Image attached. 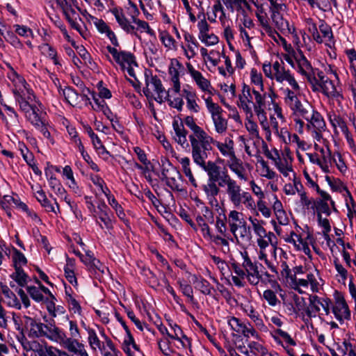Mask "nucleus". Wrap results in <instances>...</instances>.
Masks as SVG:
<instances>
[{"label": "nucleus", "mask_w": 356, "mask_h": 356, "mask_svg": "<svg viewBox=\"0 0 356 356\" xmlns=\"http://www.w3.org/2000/svg\"><path fill=\"white\" fill-rule=\"evenodd\" d=\"M265 95L260 94L259 91L256 88H251L249 86L244 84L243 86L242 93L239 95V106L243 110L247 115H252V107L250 104L254 106V110L257 114L258 119L265 131L267 130V118L266 115V103Z\"/></svg>", "instance_id": "nucleus-1"}, {"label": "nucleus", "mask_w": 356, "mask_h": 356, "mask_svg": "<svg viewBox=\"0 0 356 356\" xmlns=\"http://www.w3.org/2000/svg\"><path fill=\"white\" fill-rule=\"evenodd\" d=\"M191 146V156L193 162L204 171L209 167L210 163H216L213 161H207L211 154L212 144L215 140L207 133L194 137L188 136Z\"/></svg>", "instance_id": "nucleus-2"}, {"label": "nucleus", "mask_w": 356, "mask_h": 356, "mask_svg": "<svg viewBox=\"0 0 356 356\" xmlns=\"http://www.w3.org/2000/svg\"><path fill=\"white\" fill-rule=\"evenodd\" d=\"M243 257V266L248 273V280L250 284L257 286L258 291L263 293V297L267 300V272L261 264L253 263L248 255L247 252L241 253Z\"/></svg>", "instance_id": "nucleus-3"}, {"label": "nucleus", "mask_w": 356, "mask_h": 356, "mask_svg": "<svg viewBox=\"0 0 356 356\" xmlns=\"http://www.w3.org/2000/svg\"><path fill=\"white\" fill-rule=\"evenodd\" d=\"M25 324L27 328H29V336L30 337H46L55 342L62 330L55 325H46L41 322H38L31 317H26Z\"/></svg>", "instance_id": "nucleus-4"}, {"label": "nucleus", "mask_w": 356, "mask_h": 356, "mask_svg": "<svg viewBox=\"0 0 356 356\" xmlns=\"http://www.w3.org/2000/svg\"><path fill=\"white\" fill-rule=\"evenodd\" d=\"M226 193L229 202L236 208L240 209L244 206L250 210L256 209V204L250 193L243 191L236 181L226 189Z\"/></svg>", "instance_id": "nucleus-5"}, {"label": "nucleus", "mask_w": 356, "mask_h": 356, "mask_svg": "<svg viewBox=\"0 0 356 356\" xmlns=\"http://www.w3.org/2000/svg\"><path fill=\"white\" fill-rule=\"evenodd\" d=\"M145 84L146 87L143 88V92L147 98H152V91H154L157 95V97H154L156 102L160 104L165 102V95L169 92L165 90L161 79L156 75L145 74Z\"/></svg>", "instance_id": "nucleus-6"}, {"label": "nucleus", "mask_w": 356, "mask_h": 356, "mask_svg": "<svg viewBox=\"0 0 356 356\" xmlns=\"http://www.w3.org/2000/svg\"><path fill=\"white\" fill-rule=\"evenodd\" d=\"M249 220L252 223L253 231L257 236V243L260 248L259 258L261 260H264L265 263L267 264V258L266 254L267 241L264 239L267 236V233L266 229L264 228L266 222L264 220L252 217H250Z\"/></svg>", "instance_id": "nucleus-7"}, {"label": "nucleus", "mask_w": 356, "mask_h": 356, "mask_svg": "<svg viewBox=\"0 0 356 356\" xmlns=\"http://www.w3.org/2000/svg\"><path fill=\"white\" fill-rule=\"evenodd\" d=\"M209 167L205 172L211 180L218 183L219 188L227 186V188H229L236 181L231 178L226 170L222 171L221 168L216 163H210Z\"/></svg>", "instance_id": "nucleus-8"}, {"label": "nucleus", "mask_w": 356, "mask_h": 356, "mask_svg": "<svg viewBox=\"0 0 356 356\" xmlns=\"http://www.w3.org/2000/svg\"><path fill=\"white\" fill-rule=\"evenodd\" d=\"M79 338L67 337L63 330H61L56 342L62 344L69 352L80 356H89L85 350L84 345L80 343Z\"/></svg>", "instance_id": "nucleus-9"}, {"label": "nucleus", "mask_w": 356, "mask_h": 356, "mask_svg": "<svg viewBox=\"0 0 356 356\" xmlns=\"http://www.w3.org/2000/svg\"><path fill=\"white\" fill-rule=\"evenodd\" d=\"M106 49L123 70L126 68V64L127 65H138L135 60V56L132 53L125 51H119L115 47H113L109 45L106 47Z\"/></svg>", "instance_id": "nucleus-10"}, {"label": "nucleus", "mask_w": 356, "mask_h": 356, "mask_svg": "<svg viewBox=\"0 0 356 356\" xmlns=\"http://www.w3.org/2000/svg\"><path fill=\"white\" fill-rule=\"evenodd\" d=\"M111 13L115 16L116 21L119 24L120 26L127 33L134 34L138 38L140 36L135 31V26L131 25L130 22L127 19L123 13L122 9L113 8L111 10Z\"/></svg>", "instance_id": "nucleus-11"}, {"label": "nucleus", "mask_w": 356, "mask_h": 356, "mask_svg": "<svg viewBox=\"0 0 356 356\" xmlns=\"http://www.w3.org/2000/svg\"><path fill=\"white\" fill-rule=\"evenodd\" d=\"M97 210L95 213L98 216L99 219L104 223L107 229L113 228V223L111 218V210L104 201L100 202L97 205Z\"/></svg>", "instance_id": "nucleus-12"}, {"label": "nucleus", "mask_w": 356, "mask_h": 356, "mask_svg": "<svg viewBox=\"0 0 356 356\" xmlns=\"http://www.w3.org/2000/svg\"><path fill=\"white\" fill-rule=\"evenodd\" d=\"M227 165L240 179L248 180L246 169L241 159L235 157L232 160H227Z\"/></svg>", "instance_id": "nucleus-13"}, {"label": "nucleus", "mask_w": 356, "mask_h": 356, "mask_svg": "<svg viewBox=\"0 0 356 356\" xmlns=\"http://www.w3.org/2000/svg\"><path fill=\"white\" fill-rule=\"evenodd\" d=\"M229 229L232 233H234L236 232V228L238 226L241 225L243 223H245V220L243 218V213H239L237 211L233 210L230 211L228 215L227 220Z\"/></svg>", "instance_id": "nucleus-14"}, {"label": "nucleus", "mask_w": 356, "mask_h": 356, "mask_svg": "<svg viewBox=\"0 0 356 356\" xmlns=\"http://www.w3.org/2000/svg\"><path fill=\"white\" fill-rule=\"evenodd\" d=\"M172 126L175 132V136H174L175 141L181 146H184L185 144L188 145L186 139L188 132L184 129L183 124H179L177 121H174Z\"/></svg>", "instance_id": "nucleus-15"}, {"label": "nucleus", "mask_w": 356, "mask_h": 356, "mask_svg": "<svg viewBox=\"0 0 356 356\" xmlns=\"http://www.w3.org/2000/svg\"><path fill=\"white\" fill-rule=\"evenodd\" d=\"M1 291L4 296L8 299L7 305L9 307H15L16 309H21V304L18 300L16 295L5 284H1Z\"/></svg>", "instance_id": "nucleus-16"}, {"label": "nucleus", "mask_w": 356, "mask_h": 356, "mask_svg": "<svg viewBox=\"0 0 356 356\" xmlns=\"http://www.w3.org/2000/svg\"><path fill=\"white\" fill-rule=\"evenodd\" d=\"M213 144H215L220 153L227 158V160H232L236 157L233 148L234 143L232 140H229L228 143H222L215 140Z\"/></svg>", "instance_id": "nucleus-17"}, {"label": "nucleus", "mask_w": 356, "mask_h": 356, "mask_svg": "<svg viewBox=\"0 0 356 356\" xmlns=\"http://www.w3.org/2000/svg\"><path fill=\"white\" fill-rule=\"evenodd\" d=\"M66 102L72 106H76L81 102L79 95L71 87H65L62 92Z\"/></svg>", "instance_id": "nucleus-18"}, {"label": "nucleus", "mask_w": 356, "mask_h": 356, "mask_svg": "<svg viewBox=\"0 0 356 356\" xmlns=\"http://www.w3.org/2000/svg\"><path fill=\"white\" fill-rule=\"evenodd\" d=\"M202 189L205 193L209 200L212 201L220 193V188L214 181L209 178L206 184L202 186Z\"/></svg>", "instance_id": "nucleus-19"}, {"label": "nucleus", "mask_w": 356, "mask_h": 356, "mask_svg": "<svg viewBox=\"0 0 356 356\" xmlns=\"http://www.w3.org/2000/svg\"><path fill=\"white\" fill-rule=\"evenodd\" d=\"M35 197L40 203L41 206L44 207L47 212H53L56 213V211L54 207L47 199V195L42 189L40 188V190L37 191L35 193Z\"/></svg>", "instance_id": "nucleus-20"}, {"label": "nucleus", "mask_w": 356, "mask_h": 356, "mask_svg": "<svg viewBox=\"0 0 356 356\" xmlns=\"http://www.w3.org/2000/svg\"><path fill=\"white\" fill-rule=\"evenodd\" d=\"M180 164L181 165L183 172L186 177H188L191 184L194 186L197 187V184L193 175L191 169V161L188 157H183L179 160Z\"/></svg>", "instance_id": "nucleus-21"}, {"label": "nucleus", "mask_w": 356, "mask_h": 356, "mask_svg": "<svg viewBox=\"0 0 356 356\" xmlns=\"http://www.w3.org/2000/svg\"><path fill=\"white\" fill-rule=\"evenodd\" d=\"M26 117L35 127H38L44 122L42 113L36 106H34L33 108L26 115Z\"/></svg>", "instance_id": "nucleus-22"}, {"label": "nucleus", "mask_w": 356, "mask_h": 356, "mask_svg": "<svg viewBox=\"0 0 356 356\" xmlns=\"http://www.w3.org/2000/svg\"><path fill=\"white\" fill-rule=\"evenodd\" d=\"M169 74L171 76V81L173 83V90L176 93H179L181 90V85L179 82V72L177 68L174 66V63L172 61L169 69Z\"/></svg>", "instance_id": "nucleus-23"}, {"label": "nucleus", "mask_w": 356, "mask_h": 356, "mask_svg": "<svg viewBox=\"0 0 356 356\" xmlns=\"http://www.w3.org/2000/svg\"><path fill=\"white\" fill-rule=\"evenodd\" d=\"M88 343L93 350L99 349L100 352H103L104 350H105V346L104 344L100 341L99 337L97 335L96 332L90 329L88 331Z\"/></svg>", "instance_id": "nucleus-24"}, {"label": "nucleus", "mask_w": 356, "mask_h": 356, "mask_svg": "<svg viewBox=\"0 0 356 356\" xmlns=\"http://www.w3.org/2000/svg\"><path fill=\"white\" fill-rule=\"evenodd\" d=\"M284 63L281 60V64L278 61L273 63V70L275 71L274 76L277 82L282 83L284 81L285 76L290 72L289 70H286Z\"/></svg>", "instance_id": "nucleus-25"}, {"label": "nucleus", "mask_w": 356, "mask_h": 356, "mask_svg": "<svg viewBox=\"0 0 356 356\" xmlns=\"http://www.w3.org/2000/svg\"><path fill=\"white\" fill-rule=\"evenodd\" d=\"M184 124L193 131L188 136H198L206 134L205 131L199 127L195 122L193 116H187L184 119Z\"/></svg>", "instance_id": "nucleus-26"}, {"label": "nucleus", "mask_w": 356, "mask_h": 356, "mask_svg": "<svg viewBox=\"0 0 356 356\" xmlns=\"http://www.w3.org/2000/svg\"><path fill=\"white\" fill-rule=\"evenodd\" d=\"M337 118V123L339 124V127H340L342 133L344 134L348 145L350 146V148L355 147L354 139L353 138L352 134L348 130L346 122L343 118H340L339 116H338Z\"/></svg>", "instance_id": "nucleus-27"}, {"label": "nucleus", "mask_w": 356, "mask_h": 356, "mask_svg": "<svg viewBox=\"0 0 356 356\" xmlns=\"http://www.w3.org/2000/svg\"><path fill=\"white\" fill-rule=\"evenodd\" d=\"M314 71H317V76L318 77L319 87L322 89V92L326 97H330L329 88L327 83L332 84L333 81L329 78L326 77L323 71L315 68Z\"/></svg>", "instance_id": "nucleus-28"}, {"label": "nucleus", "mask_w": 356, "mask_h": 356, "mask_svg": "<svg viewBox=\"0 0 356 356\" xmlns=\"http://www.w3.org/2000/svg\"><path fill=\"white\" fill-rule=\"evenodd\" d=\"M308 122L318 130L324 129L326 127L325 122L322 115L316 110L313 109L312 115Z\"/></svg>", "instance_id": "nucleus-29"}, {"label": "nucleus", "mask_w": 356, "mask_h": 356, "mask_svg": "<svg viewBox=\"0 0 356 356\" xmlns=\"http://www.w3.org/2000/svg\"><path fill=\"white\" fill-rule=\"evenodd\" d=\"M191 76L195 81L200 88H201L203 91H207L209 90V87L211 86V83L202 76L201 72L197 70H192Z\"/></svg>", "instance_id": "nucleus-30"}, {"label": "nucleus", "mask_w": 356, "mask_h": 356, "mask_svg": "<svg viewBox=\"0 0 356 356\" xmlns=\"http://www.w3.org/2000/svg\"><path fill=\"white\" fill-rule=\"evenodd\" d=\"M276 154L277 156V161L274 159L273 154L268 150V159L274 160L280 172L286 177L288 175L287 171H293L292 167L287 166V161L286 159L284 161H282L277 152H276Z\"/></svg>", "instance_id": "nucleus-31"}, {"label": "nucleus", "mask_w": 356, "mask_h": 356, "mask_svg": "<svg viewBox=\"0 0 356 356\" xmlns=\"http://www.w3.org/2000/svg\"><path fill=\"white\" fill-rule=\"evenodd\" d=\"M343 189L346 191L347 197L350 201L349 203L348 199H346V207L348 211L347 216L350 220H351L353 218V215H356V210L355 209L356 207V202L348 188L344 186Z\"/></svg>", "instance_id": "nucleus-32"}, {"label": "nucleus", "mask_w": 356, "mask_h": 356, "mask_svg": "<svg viewBox=\"0 0 356 356\" xmlns=\"http://www.w3.org/2000/svg\"><path fill=\"white\" fill-rule=\"evenodd\" d=\"M15 273L10 277L14 280L20 286H24L28 282V275L24 273L22 268H15Z\"/></svg>", "instance_id": "nucleus-33"}, {"label": "nucleus", "mask_w": 356, "mask_h": 356, "mask_svg": "<svg viewBox=\"0 0 356 356\" xmlns=\"http://www.w3.org/2000/svg\"><path fill=\"white\" fill-rule=\"evenodd\" d=\"M45 175L48 178V181L51 188L57 193L62 194L65 191L60 181L53 175H49L48 171H45Z\"/></svg>", "instance_id": "nucleus-34"}, {"label": "nucleus", "mask_w": 356, "mask_h": 356, "mask_svg": "<svg viewBox=\"0 0 356 356\" xmlns=\"http://www.w3.org/2000/svg\"><path fill=\"white\" fill-rule=\"evenodd\" d=\"M72 261H73L70 259H68L67 260V264L65 265V266L64 268L65 275L66 279L68 280V282L70 284H72L73 285H76L77 280H76L74 270L72 268V266H73Z\"/></svg>", "instance_id": "nucleus-35"}, {"label": "nucleus", "mask_w": 356, "mask_h": 356, "mask_svg": "<svg viewBox=\"0 0 356 356\" xmlns=\"http://www.w3.org/2000/svg\"><path fill=\"white\" fill-rule=\"evenodd\" d=\"M271 19L275 27L280 31H283L288 26V21L284 19L282 13L271 14Z\"/></svg>", "instance_id": "nucleus-36"}, {"label": "nucleus", "mask_w": 356, "mask_h": 356, "mask_svg": "<svg viewBox=\"0 0 356 356\" xmlns=\"http://www.w3.org/2000/svg\"><path fill=\"white\" fill-rule=\"evenodd\" d=\"M204 220L205 218H204V217L200 215H198L196 217V221L198 226L201 229L203 237L205 238L211 239L213 238V235L211 234L210 228L208 224L205 222Z\"/></svg>", "instance_id": "nucleus-37"}, {"label": "nucleus", "mask_w": 356, "mask_h": 356, "mask_svg": "<svg viewBox=\"0 0 356 356\" xmlns=\"http://www.w3.org/2000/svg\"><path fill=\"white\" fill-rule=\"evenodd\" d=\"M170 326L174 331L172 337L173 339L179 341L181 346L185 348L186 345L183 339L186 340L187 342H189L188 338L184 334L180 327L176 323L173 325L170 324Z\"/></svg>", "instance_id": "nucleus-38"}, {"label": "nucleus", "mask_w": 356, "mask_h": 356, "mask_svg": "<svg viewBox=\"0 0 356 356\" xmlns=\"http://www.w3.org/2000/svg\"><path fill=\"white\" fill-rule=\"evenodd\" d=\"M41 53L54 60V64H58L56 51L49 44H42L40 46Z\"/></svg>", "instance_id": "nucleus-39"}, {"label": "nucleus", "mask_w": 356, "mask_h": 356, "mask_svg": "<svg viewBox=\"0 0 356 356\" xmlns=\"http://www.w3.org/2000/svg\"><path fill=\"white\" fill-rule=\"evenodd\" d=\"M215 125V129L218 134L225 132L227 127V120L222 118V114L212 118Z\"/></svg>", "instance_id": "nucleus-40"}, {"label": "nucleus", "mask_w": 356, "mask_h": 356, "mask_svg": "<svg viewBox=\"0 0 356 356\" xmlns=\"http://www.w3.org/2000/svg\"><path fill=\"white\" fill-rule=\"evenodd\" d=\"M311 209L319 211L321 213H325L327 216H330L331 215V210L328 204L321 200H316L313 205L311 206Z\"/></svg>", "instance_id": "nucleus-41"}, {"label": "nucleus", "mask_w": 356, "mask_h": 356, "mask_svg": "<svg viewBox=\"0 0 356 356\" xmlns=\"http://www.w3.org/2000/svg\"><path fill=\"white\" fill-rule=\"evenodd\" d=\"M327 154H328V156H329V159H330V161H332L334 163H335L337 169L341 173H343L344 172H346V170H347V166H346V163L344 162V160H343V159L342 157L341 154L340 152H336V154L337 155L338 159H339V163L337 164L336 159L332 156V152H331V150H330V149L329 148L328 146H327Z\"/></svg>", "instance_id": "nucleus-42"}, {"label": "nucleus", "mask_w": 356, "mask_h": 356, "mask_svg": "<svg viewBox=\"0 0 356 356\" xmlns=\"http://www.w3.org/2000/svg\"><path fill=\"white\" fill-rule=\"evenodd\" d=\"M92 97L95 102V106H92V108L95 111H102L104 114L106 113V111L110 112V109L108 108L106 103L102 98L99 97H97L95 92L92 93Z\"/></svg>", "instance_id": "nucleus-43"}, {"label": "nucleus", "mask_w": 356, "mask_h": 356, "mask_svg": "<svg viewBox=\"0 0 356 356\" xmlns=\"http://www.w3.org/2000/svg\"><path fill=\"white\" fill-rule=\"evenodd\" d=\"M254 5L257 8V16L261 24L262 25L265 31L267 32V19H266V13L265 12V8L264 7L263 4H259L258 2L254 3Z\"/></svg>", "instance_id": "nucleus-44"}, {"label": "nucleus", "mask_w": 356, "mask_h": 356, "mask_svg": "<svg viewBox=\"0 0 356 356\" xmlns=\"http://www.w3.org/2000/svg\"><path fill=\"white\" fill-rule=\"evenodd\" d=\"M251 81L254 85V88H256L257 90H264L262 75L255 69H252L251 70Z\"/></svg>", "instance_id": "nucleus-45"}, {"label": "nucleus", "mask_w": 356, "mask_h": 356, "mask_svg": "<svg viewBox=\"0 0 356 356\" xmlns=\"http://www.w3.org/2000/svg\"><path fill=\"white\" fill-rule=\"evenodd\" d=\"M13 261L15 268H22V266L26 264L27 259L23 253L18 250L15 249L13 254Z\"/></svg>", "instance_id": "nucleus-46"}, {"label": "nucleus", "mask_w": 356, "mask_h": 356, "mask_svg": "<svg viewBox=\"0 0 356 356\" xmlns=\"http://www.w3.org/2000/svg\"><path fill=\"white\" fill-rule=\"evenodd\" d=\"M160 40L163 44L168 49H175V40L168 32L163 31L160 33Z\"/></svg>", "instance_id": "nucleus-47"}, {"label": "nucleus", "mask_w": 356, "mask_h": 356, "mask_svg": "<svg viewBox=\"0 0 356 356\" xmlns=\"http://www.w3.org/2000/svg\"><path fill=\"white\" fill-rule=\"evenodd\" d=\"M15 99L19 104V109L25 113V115L30 112L34 107L31 105L19 93H15Z\"/></svg>", "instance_id": "nucleus-48"}, {"label": "nucleus", "mask_w": 356, "mask_h": 356, "mask_svg": "<svg viewBox=\"0 0 356 356\" xmlns=\"http://www.w3.org/2000/svg\"><path fill=\"white\" fill-rule=\"evenodd\" d=\"M206 106L209 113L211 114V117L217 116L218 115L222 114V109L221 107L212 102V99L211 97H208L205 99Z\"/></svg>", "instance_id": "nucleus-49"}, {"label": "nucleus", "mask_w": 356, "mask_h": 356, "mask_svg": "<svg viewBox=\"0 0 356 356\" xmlns=\"http://www.w3.org/2000/svg\"><path fill=\"white\" fill-rule=\"evenodd\" d=\"M293 300L294 301L296 307H293V312L295 314H298L299 312H305L306 307V302L305 298L303 297H300L297 294H293Z\"/></svg>", "instance_id": "nucleus-50"}, {"label": "nucleus", "mask_w": 356, "mask_h": 356, "mask_svg": "<svg viewBox=\"0 0 356 356\" xmlns=\"http://www.w3.org/2000/svg\"><path fill=\"white\" fill-rule=\"evenodd\" d=\"M196 289H198L204 295H210L211 290L213 289L211 284L205 279L200 277V282L195 286Z\"/></svg>", "instance_id": "nucleus-51"}, {"label": "nucleus", "mask_w": 356, "mask_h": 356, "mask_svg": "<svg viewBox=\"0 0 356 356\" xmlns=\"http://www.w3.org/2000/svg\"><path fill=\"white\" fill-rule=\"evenodd\" d=\"M26 290L33 300L38 302H43L44 300V296L40 290L34 286H29L26 287Z\"/></svg>", "instance_id": "nucleus-52"}, {"label": "nucleus", "mask_w": 356, "mask_h": 356, "mask_svg": "<svg viewBox=\"0 0 356 356\" xmlns=\"http://www.w3.org/2000/svg\"><path fill=\"white\" fill-rule=\"evenodd\" d=\"M4 38L7 42H8L15 48H22L23 47L22 43L11 31H6L4 35Z\"/></svg>", "instance_id": "nucleus-53"}, {"label": "nucleus", "mask_w": 356, "mask_h": 356, "mask_svg": "<svg viewBox=\"0 0 356 356\" xmlns=\"http://www.w3.org/2000/svg\"><path fill=\"white\" fill-rule=\"evenodd\" d=\"M199 39L207 46H212L217 44L219 41L218 38L213 33H207L202 35H199Z\"/></svg>", "instance_id": "nucleus-54"}, {"label": "nucleus", "mask_w": 356, "mask_h": 356, "mask_svg": "<svg viewBox=\"0 0 356 356\" xmlns=\"http://www.w3.org/2000/svg\"><path fill=\"white\" fill-rule=\"evenodd\" d=\"M236 238L240 236L241 238H248L250 236V228L247 227L246 222L238 226L236 232L232 233Z\"/></svg>", "instance_id": "nucleus-55"}, {"label": "nucleus", "mask_w": 356, "mask_h": 356, "mask_svg": "<svg viewBox=\"0 0 356 356\" xmlns=\"http://www.w3.org/2000/svg\"><path fill=\"white\" fill-rule=\"evenodd\" d=\"M268 1L270 3L269 11L271 14L283 13L284 11L286 5L282 3V1L280 3L277 2V0H268Z\"/></svg>", "instance_id": "nucleus-56"}, {"label": "nucleus", "mask_w": 356, "mask_h": 356, "mask_svg": "<svg viewBox=\"0 0 356 356\" xmlns=\"http://www.w3.org/2000/svg\"><path fill=\"white\" fill-rule=\"evenodd\" d=\"M182 176L180 174L179 177H174L169 179V180L165 181V184L173 191H181V184Z\"/></svg>", "instance_id": "nucleus-57"}, {"label": "nucleus", "mask_w": 356, "mask_h": 356, "mask_svg": "<svg viewBox=\"0 0 356 356\" xmlns=\"http://www.w3.org/2000/svg\"><path fill=\"white\" fill-rule=\"evenodd\" d=\"M108 204L115 209L118 216L122 219L125 216L124 210L120 204H118L114 197H108Z\"/></svg>", "instance_id": "nucleus-58"}, {"label": "nucleus", "mask_w": 356, "mask_h": 356, "mask_svg": "<svg viewBox=\"0 0 356 356\" xmlns=\"http://www.w3.org/2000/svg\"><path fill=\"white\" fill-rule=\"evenodd\" d=\"M165 101H167L168 102V104L170 106L177 108L179 111H182L184 101L181 98L177 97V98H175L173 100H171L169 98V92H168V93H166V95H165Z\"/></svg>", "instance_id": "nucleus-59"}, {"label": "nucleus", "mask_w": 356, "mask_h": 356, "mask_svg": "<svg viewBox=\"0 0 356 356\" xmlns=\"http://www.w3.org/2000/svg\"><path fill=\"white\" fill-rule=\"evenodd\" d=\"M269 327L273 329V330L268 329V331L270 332V335L273 337V339L277 342V343H278L279 345H282V341H281V339L279 338V337L277 335H279L283 338L287 332L285 331H283L281 329H275L274 327L272 325H270V323H268V328Z\"/></svg>", "instance_id": "nucleus-60"}, {"label": "nucleus", "mask_w": 356, "mask_h": 356, "mask_svg": "<svg viewBox=\"0 0 356 356\" xmlns=\"http://www.w3.org/2000/svg\"><path fill=\"white\" fill-rule=\"evenodd\" d=\"M282 273L284 274V273L286 277L289 278L291 280V286H296V284L297 283L298 280V279H297V277H296L297 275H296L295 273L291 274V270L289 268V266L287 265L286 261H284L282 264Z\"/></svg>", "instance_id": "nucleus-61"}, {"label": "nucleus", "mask_w": 356, "mask_h": 356, "mask_svg": "<svg viewBox=\"0 0 356 356\" xmlns=\"http://www.w3.org/2000/svg\"><path fill=\"white\" fill-rule=\"evenodd\" d=\"M236 10L242 15H245V10H250V6L246 0H233Z\"/></svg>", "instance_id": "nucleus-62"}, {"label": "nucleus", "mask_w": 356, "mask_h": 356, "mask_svg": "<svg viewBox=\"0 0 356 356\" xmlns=\"http://www.w3.org/2000/svg\"><path fill=\"white\" fill-rule=\"evenodd\" d=\"M67 302L70 309L72 310L74 313L81 314V307L78 301L72 295H69V298H67Z\"/></svg>", "instance_id": "nucleus-63"}, {"label": "nucleus", "mask_w": 356, "mask_h": 356, "mask_svg": "<svg viewBox=\"0 0 356 356\" xmlns=\"http://www.w3.org/2000/svg\"><path fill=\"white\" fill-rule=\"evenodd\" d=\"M229 325L231 328L238 333H241L244 328L245 324L242 323L239 319L232 317L228 322Z\"/></svg>", "instance_id": "nucleus-64"}]
</instances>
